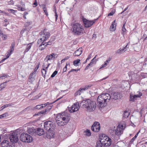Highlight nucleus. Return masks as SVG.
I'll use <instances>...</instances> for the list:
<instances>
[{
  "label": "nucleus",
  "mask_w": 147,
  "mask_h": 147,
  "mask_svg": "<svg viewBox=\"0 0 147 147\" xmlns=\"http://www.w3.org/2000/svg\"><path fill=\"white\" fill-rule=\"evenodd\" d=\"M7 82H4L0 85V91L5 87Z\"/></svg>",
  "instance_id": "28"
},
{
  "label": "nucleus",
  "mask_w": 147,
  "mask_h": 147,
  "mask_svg": "<svg viewBox=\"0 0 147 147\" xmlns=\"http://www.w3.org/2000/svg\"><path fill=\"white\" fill-rule=\"evenodd\" d=\"M96 19L93 20H89L86 18H83L82 19L84 26L86 28L91 27L95 22Z\"/></svg>",
  "instance_id": "9"
},
{
  "label": "nucleus",
  "mask_w": 147,
  "mask_h": 147,
  "mask_svg": "<svg viewBox=\"0 0 147 147\" xmlns=\"http://www.w3.org/2000/svg\"><path fill=\"white\" fill-rule=\"evenodd\" d=\"M100 126H95L94 125H92L91 127V129L94 132H98L100 130Z\"/></svg>",
  "instance_id": "17"
},
{
  "label": "nucleus",
  "mask_w": 147,
  "mask_h": 147,
  "mask_svg": "<svg viewBox=\"0 0 147 147\" xmlns=\"http://www.w3.org/2000/svg\"><path fill=\"white\" fill-rule=\"evenodd\" d=\"M129 115V113H128L126 111H124V112L123 114V117H124L125 118H127L128 117Z\"/></svg>",
  "instance_id": "30"
},
{
  "label": "nucleus",
  "mask_w": 147,
  "mask_h": 147,
  "mask_svg": "<svg viewBox=\"0 0 147 147\" xmlns=\"http://www.w3.org/2000/svg\"><path fill=\"white\" fill-rule=\"evenodd\" d=\"M81 93H82V92L80 89L75 92L74 94L75 96H76L78 95H80Z\"/></svg>",
  "instance_id": "32"
},
{
  "label": "nucleus",
  "mask_w": 147,
  "mask_h": 147,
  "mask_svg": "<svg viewBox=\"0 0 147 147\" xmlns=\"http://www.w3.org/2000/svg\"><path fill=\"white\" fill-rule=\"evenodd\" d=\"M123 97L122 94L120 92H114L110 95L109 93H104L99 95L97 98V105L99 109L106 106V102H109L110 100L113 101L120 99Z\"/></svg>",
  "instance_id": "1"
},
{
  "label": "nucleus",
  "mask_w": 147,
  "mask_h": 147,
  "mask_svg": "<svg viewBox=\"0 0 147 147\" xmlns=\"http://www.w3.org/2000/svg\"><path fill=\"white\" fill-rule=\"evenodd\" d=\"M94 126H100V124L99 122L96 121L94 123L93 125Z\"/></svg>",
  "instance_id": "41"
},
{
  "label": "nucleus",
  "mask_w": 147,
  "mask_h": 147,
  "mask_svg": "<svg viewBox=\"0 0 147 147\" xmlns=\"http://www.w3.org/2000/svg\"><path fill=\"white\" fill-rule=\"evenodd\" d=\"M132 96H132L131 95H130V101H134V99H135V98H133Z\"/></svg>",
  "instance_id": "54"
},
{
  "label": "nucleus",
  "mask_w": 147,
  "mask_h": 147,
  "mask_svg": "<svg viewBox=\"0 0 147 147\" xmlns=\"http://www.w3.org/2000/svg\"><path fill=\"white\" fill-rule=\"evenodd\" d=\"M51 54L53 56V60L55 58H56L58 56L57 55L54 53H52Z\"/></svg>",
  "instance_id": "39"
},
{
  "label": "nucleus",
  "mask_w": 147,
  "mask_h": 147,
  "mask_svg": "<svg viewBox=\"0 0 147 147\" xmlns=\"http://www.w3.org/2000/svg\"><path fill=\"white\" fill-rule=\"evenodd\" d=\"M94 63V62L91 61L89 63V64H90V65H91V67H92L93 66V65Z\"/></svg>",
  "instance_id": "61"
},
{
  "label": "nucleus",
  "mask_w": 147,
  "mask_h": 147,
  "mask_svg": "<svg viewBox=\"0 0 147 147\" xmlns=\"http://www.w3.org/2000/svg\"><path fill=\"white\" fill-rule=\"evenodd\" d=\"M33 5H35L34 7H35L37 5V3L36 0H35L34 2L33 3Z\"/></svg>",
  "instance_id": "56"
},
{
  "label": "nucleus",
  "mask_w": 147,
  "mask_h": 147,
  "mask_svg": "<svg viewBox=\"0 0 147 147\" xmlns=\"http://www.w3.org/2000/svg\"><path fill=\"white\" fill-rule=\"evenodd\" d=\"M84 133H85L84 135L85 136H90L91 134L89 129H87L84 131Z\"/></svg>",
  "instance_id": "26"
},
{
  "label": "nucleus",
  "mask_w": 147,
  "mask_h": 147,
  "mask_svg": "<svg viewBox=\"0 0 147 147\" xmlns=\"http://www.w3.org/2000/svg\"><path fill=\"white\" fill-rule=\"evenodd\" d=\"M32 22L31 21H28L27 22H26L25 23V26L27 27L29 25H31L32 24Z\"/></svg>",
  "instance_id": "37"
},
{
  "label": "nucleus",
  "mask_w": 147,
  "mask_h": 147,
  "mask_svg": "<svg viewBox=\"0 0 147 147\" xmlns=\"http://www.w3.org/2000/svg\"><path fill=\"white\" fill-rule=\"evenodd\" d=\"M72 32L74 35L76 36H79L85 33L83 26L81 24L74 23L72 27Z\"/></svg>",
  "instance_id": "4"
},
{
  "label": "nucleus",
  "mask_w": 147,
  "mask_h": 147,
  "mask_svg": "<svg viewBox=\"0 0 147 147\" xmlns=\"http://www.w3.org/2000/svg\"><path fill=\"white\" fill-rule=\"evenodd\" d=\"M14 105V104L13 103H9L7 104V105H8V107H11L13 106Z\"/></svg>",
  "instance_id": "49"
},
{
  "label": "nucleus",
  "mask_w": 147,
  "mask_h": 147,
  "mask_svg": "<svg viewBox=\"0 0 147 147\" xmlns=\"http://www.w3.org/2000/svg\"><path fill=\"white\" fill-rule=\"evenodd\" d=\"M14 43H12L11 44V46L10 47V49L8 51L7 55L6 57V58H4L3 59L1 60L0 62V63H2L3 62V61L7 58H8L11 54V53L13 52L14 50Z\"/></svg>",
  "instance_id": "10"
},
{
  "label": "nucleus",
  "mask_w": 147,
  "mask_h": 147,
  "mask_svg": "<svg viewBox=\"0 0 147 147\" xmlns=\"http://www.w3.org/2000/svg\"><path fill=\"white\" fill-rule=\"evenodd\" d=\"M7 107L8 105H7V104L1 107V108H2V109L0 110V111H2L3 109Z\"/></svg>",
  "instance_id": "44"
},
{
  "label": "nucleus",
  "mask_w": 147,
  "mask_h": 147,
  "mask_svg": "<svg viewBox=\"0 0 147 147\" xmlns=\"http://www.w3.org/2000/svg\"><path fill=\"white\" fill-rule=\"evenodd\" d=\"M1 37L3 40H5L7 38V36L6 35L3 34V35H1Z\"/></svg>",
  "instance_id": "47"
},
{
  "label": "nucleus",
  "mask_w": 147,
  "mask_h": 147,
  "mask_svg": "<svg viewBox=\"0 0 147 147\" xmlns=\"http://www.w3.org/2000/svg\"><path fill=\"white\" fill-rule=\"evenodd\" d=\"M58 71H57L55 70V71L52 74L51 76V78H53L54 77L57 73Z\"/></svg>",
  "instance_id": "40"
},
{
  "label": "nucleus",
  "mask_w": 147,
  "mask_h": 147,
  "mask_svg": "<svg viewBox=\"0 0 147 147\" xmlns=\"http://www.w3.org/2000/svg\"><path fill=\"white\" fill-rule=\"evenodd\" d=\"M47 60V61L48 60H53V56L51 54L49 55H47L45 59V60Z\"/></svg>",
  "instance_id": "23"
},
{
  "label": "nucleus",
  "mask_w": 147,
  "mask_h": 147,
  "mask_svg": "<svg viewBox=\"0 0 147 147\" xmlns=\"http://www.w3.org/2000/svg\"><path fill=\"white\" fill-rule=\"evenodd\" d=\"M90 66H91V65H90V64L89 63L86 66V68L85 69V70H86L88 69L89 68V67Z\"/></svg>",
  "instance_id": "51"
},
{
  "label": "nucleus",
  "mask_w": 147,
  "mask_h": 147,
  "mask_svg": "<svg viewBox=\"0 0 147 147\" xmlns=\"http://www.w3.org/2000/svg\"><path fill=\"white\" fill-rule=\"evenodd\" d=\"M40 63H38V64L36 66V67H35V69H34V72H36L37 71V70L38 69V68H39V65H40Z\"/></svg>",
  "instance_id": "43"
},
{
  "label": "nucleus",
  "mask_w": 147,
  "mask_h": 147,
  "mask_svg": "<svg viewBox=\"0 0 147 147\" xmlns=\"http://www.w3.org/2000/svg\"><path fill=\"white\" fill-rule=\"evenodd\" d=\"M82 49L79 48L78 49L76 50L75 52L74 53V56H79L81 55L82 53Z\"/></svg>",
  "instance_id": "18"
},
{
  "label": "nucleus",
  "mask_w": 147,
  "mask_h": 147,
  "mask_svg": "<svg viewBox=\"0 0 147 147\" xmlns=\"http://www.w3.org/2000/svg\"><path fill=\"white\" fill-rule=\"evenodd\" d=\"M117 127H120V128H121V129H122V130H123V127H124V126L123 125H120V124H119V125H118Z\"/></svg>",
  "instance_id": "52"
},
{
  "label": "nucleus",
  "mask_w": 147,
  "mask_h": 147,
  "mask_svg": "<svg viewBox=\"0 0 147 147\" xmlns=\"http://www.w3.org/2000/svg\"><path fill=\"white\" fill-rule=\"evenodd\" d=\"M116 53V54H118L122 53L121 52V48H120L117 51Z\"/></svg>",
  "instance_id": "48"
},
{
  "label": "nucleus",
  "mask_w": 147,
  "mask_h": 147,
  "mask_svg": "<svg viewBox=\"0 0 147 147\" xmlns=\"http://www.w3.org/2000/svg\"><path fill=\"white\" fill-rule=\"evenodd\" d=\"M140 95H134L133 96V98H135L136 99V98L137 97H140L142 95V93H140Z\"/></svg>",
  "instance_id": "36"
},
{
  "label": "nucleus",
  "mask_w": 147,
  "mask_h": 147,
  "mask_svg": "<svg viewBox=\"0 0 147 147\" xmlns=\"http://www.w3.org/2000/svg\"><path fill=\"white\" fill-rule=\"evenodd\" d=\"M40 38L39 40H38V43H40L41 42H44L50 36V33L46 31L45 29L43 31H42L39 33Z\"/></svg>",
  "instance_id": "7"
},
{
  "label": "nucleus",
  "mask_w": 147,
  "mask_h": 147,
  "mask_svg": "<svg viewBox=\"0 0 147 147\" xmlns=\"http://www.w3.org/2000/svg\"><path fill=\"white\" fill-rule=\"evenodd\" d=\"M35 80L34 77H29L28 81L30 83H32Z\"/></svg>",
  "instance_id": "34"
},
{
  "label": "nucleus",
  "mask_w": 147,
  "mask_h": 147,
  "mask_svg": "<svg viewBox=\"0 0 147 147\" xmlns=\"http://www.w3.org/2000/svg\"><path fill=\"white\" fill-rule=\"evenodd\" d=\"M42 67H44L42 69V76L45 78V74L47 72V71L46 69H45V66L44 65H42Z\"/></svg>",
  "instance_id": "25"
},
{
  "label": "nucleus",
  "mask_w": 147,
  "mask_h": 147,
  "mask_svg": "<svg viewBox=\"0 0 147 147\" xmlns=\"http://www.w3.org/2000/svg\"><path fill=\"white\" fill-rule=\"evenodd\" d=\"M106 141H107V142L106 143L104 142V146H109L111 145V139L108 137L105 139Z\"/></svg>",
  "instance_id": "15"
},
{
  "label": "nucleus",
  "mask_w": 147,
  "mask_h": 147,
  "mask_svg": "<svg viewBox=\"0 0 147 147\" xmlns=\"http://www.w3.org/2000/svg\"><path fill=\"white\" fill-rule=\"evenodd\" d=\"M123 133V130L119 127H117L115 131V134L117 136L121 135Z\"/></svg>",
  "instance_id": "16"
},
{
  "label": "nucleus",
  "mask_w": 147,
  "mask_h": 147,
  "mask_svg": "<svg viewBox=\"0 0 147 147\" xmlns=\"http://www.w3.org/2000/svg\"><path fill=\"white\" fill-rule=\"evenodd\" d=\"M14 2L13 0H11L10 1H8V3L9 5H13L14 4Z\"/></svg>",
  "instance_id": "46"
},
{
  "label": "nucleus",
  "mask_w": 147,
  "mask_h": 147,
  "mask_svg": "<svg viewBox=\"0 0 147 147\" xmlns=\"http://www.w3.org/2000/svg\"><path fill=\"white\" fill-rule=\"evenodd\" d=\"M80 105L83 108L87 109V111L90 112L94 111L96 107L95 102L90 99L83 100L80 103Z\"/></svg>",
  "instance_id": "2"
},
{
  "label": "nucleus",
  "mask_w": 147,
  "mask_h": 147,
  "mask_svg": "<svg viewBox=\"0 0 147 147\" xmlns=\"http://www.w3.org/2000/svg\"><path fill=\"white\" fill-rule=\"evenodd\" d=\"M91 56H92L91 54H90L88 56V57L87 58V60H88L89 59H90L91 58Z\"/></svg>",
  "instance_id": "58"
},
{
  "label": "nucleus",
  "mask_w": 147,
  "mask_h": 147,
  "mask_svg": "<svg viewBox=\"0 0 147 147\" xmlns=\"http://www.w3.org/2000/svg\"><path fill=\"white\" fill-rule=\"evenodd\" d=\"M125 24H126V22H125L123 24V26L122 27V30L123 32H125L126 30V29L125 28Z\"/></svg>",
  "instance_id": "42"
},
{
  "label": "nucleus",
  "mask_w": 147,
  "mask_h": 147,
  "mask_svg": "<svg viewBox=\"0 0 147 147\" xmlns=\"http://www.w3.org/2000/svg\"><path fill=\"white\" fill-rule=\"evenodd\" d=\"M11 145V143L8 139L4 140L1 144V147H9Z\"/></svg>",
  "instance_id": "11"
},
{
  "label": "nucleus",
  "mask_w": 147,
  "mask_h": 147,
  "mask_svg": "<svg viewBox=\"0 0 147 147\" xmlns=\"http://www.w3.org/2000/svg\"><path fill=\"white\" fill-rule=\"evenodd\" d=\"M50 104H51V103H50L49 102H47L46 103H45V104H43V105L44 106V107H45L47 105H50Z\"/></svg>",
  "instance_id": "55"
},
{
  "label": "nucleus",
  "mask_w": 147,
  "mask_h": 147,
  "mask_svg": "<svg viewBox=\"0 0 147 147\" xmlns=\"http://www.w3.org/2000/svg\"><path fill=\"white\" fill-rule=\"evenodd\" d=\"M34 72L30 74L29 77H34Z\"/></svg>",
  "instance_id": "53"
},
{
  "label": "nucleus",
  "mask_w": 147,
  "mask_h": 147,
  "mask_svg": "<svg viewBox=\"0 0 147 147\" xmlns=\"http://www.w3.org/2000/svg\"><path fill=\"white\" fill-rule=\"evenodd\" d=\"M115 13V12L114 11H111V12L109 13L108 15V16H112L113 15V14H114Z\"/></svg>",
  "instance_id": "45"
},
{
  "label": "nucleus",
  "mask_w": 147,
  "mask_h": 147,
  "mask_svg": "<svg viewBox=\"0 0 147 147\" xmlns=\"http://www.w3.org/2000/svg\"><path fill=\"white\" fill-rule=\"evenodd\" d=\"M69 57L67 56V57H65V58H64V59L65 61L66 60L68 59L69 58Z\"/></svg>",
  "instance_id": "64"
},
{
  "label": "nucleus",
  "mask_w": 147,
  "mask_h": 147,
  "mask_svg": "<svg viewBox=\"0 0 147 147\" xmlns=\"http://www.w3.org/2000/svg\"><path fill=\"white\" fill-rule=\"evenodd\" d=\"M136 138V136H134L133 138H132V139L130 141V142L131 143L133 142L135 140Z\"/></svg>",
  "instance_id": "50"
},
{
  "label": "nucleus",
  "mask_w": 147,
  "mask_h": 147,
  "mask_svg": "<svg viewBox=\"0 0 147 147\" xmlns=\"http://www.w3.org/2000/svg\"><path fill=\"white\" fill-rule=\"evenodd\" d=\"M19 134L18 132H13L12 133L11 135L10 136L9 140L11 143H12L13 145V144L17 142L19 139Z\"/></svg>",
  "instance_id": "8"
},
{
  "label": "nucleus",
  "mask_w": 147,
  "mask_h": 147,
  "mask_svg": "<svg viewBox=\"0 0 147 147\" xmlns=\"http://www.w3.org/2000/svg\"><path fill=\"white\" fill-rule=\"evenodd\" d=\"M44 43L43 42H41V43L39 46V50L42 51L45 49L46 47L45 46Z\"/></svg>",
  "instance_id": "22"
},
{
  "label": "nucleus",
  "mask_w": 147,
  "mask_h": 147,
  "mask_svg": "<svg viewBox=\"0 0 147 147\" xmlns=\"http://www.w3.org/2000/svg\"><path fill=\"white\" fill-rule=\"evenodd\" d=\"M28 131L29 134H34L36 133V129L32 128H30L28 129Z\"/></svg>",
  "instance_id": "20"
},
{
  "label": "nucleus",
  "mask_w": 147,
  "mask_h": 147,
  "mask_svg": "<svg viewBox=\"0 0 147 147\" xmlns=\"http://www.w3.org/2000/svg\"><path fill=\"white\" fill-rule=\"evenodd\" d=\"M45 47H47L48 45H50L52 44V42L51 41H49L47 42L44 43Z\"/></svg>",
  "instance_id": "38"
},
{
  "label": "nucleus",
  "mask_w": 147,
  "mask_h": 147,
  "mask_svg": "<svg viewBox=\"0 0 147 147\" xmlns=\"http://www.w3.org/2000/svg\"><path fill=\"white\" fill-rule=\"evenodd\" d=\"M32 46V43H30L27 45L26 49L25 50L24 53H26L28 52L29 50L30 49L31 47Z\"/></svg>",
  "instance_id": "21"
},
{
  "label": "nucleus",
  "mask_w": 147,
  "mask_h": 147,
  "mask_svg": "<svg viewBox=\"0 0 147 147\" xmlns=\"http://www.w3.org/2000/svg\"><path fill=\"white\" fill-rule=\"evenodd\" d=\"M44 126L45 129L47 130V134L51 137H53L54 134L52 132L54 129V125L52 122L50 121H46L44 123Z\"/></svg>",
  "instance_id": "5"
},
{
  "label": "nucleus",
  "mask_w": 147,
  "mask_h": 147,
  "mask_svg": "<svg viewBox=\"0 0 147 147\" xmlns=\"http://www.w3.org/2000/svg\"><path fill=\"white\" fill-rule=\"evenodd\" d=\"M124 48L122 49H121V53H123V52H124L125 51H126V50Z\"/></svg>",
  "instance_id": "57"
},
{
  "label": "nucleus",
  "mask_w": 147,
  "mask_h": 147,
  "mask_svg": "<svg viewBox=\"0 0 147 147\" xmlns=\"http://www.w3.org/2000/svg\"><path fill=\"white\" fill-rule=\"evenodd\" d=\"M70 120L69 116L65 115L63 113L58 114L56 118V122L58 125L60 126L65 125Z\"/></svg>",
  "instance_id": "3"
},
{
  "label": "nucleus",
  "mask_w": 147,
  "mask_h": 147,
  "mask_svg": "<svg viewBox=\"0 0 147 147\" xmlns=\"http://www.w3.org/2000/svg\"><path fill=\"white\" fill-rule=\"evenodd\" d=\"M80 61V60L79 59H77L74 61H73V65L76 66L77 65H77L79 63Z\"/></svg>",
  "instance_id": "29"
},
{
  "label": "nucleus",
  "mask_w": 147,
  "mask_h": 147,
  "mask_svg": "<svg viewBox=\"0 0 147 147\" xmlns=\"http://www.w3.org/2000/svg\"><path fill=\"white\" fill-rule=\"evenodd\" d=\"M43 9L45 13L47 11V8L46 7H44Z\"/></svg>",
  "instance_id": "59"
},
{
  "label": "nucleus",
  "mask_w": 147,
  "mask_h": 147,
  "mask_svg": "<svg viewBox=\"0 0 147 147\" xmlns=\"http://www.w3.org/2000/svg\"><path fill=\"white\" fill-rule=\"evenodd\" d=\"M79 70V69H71V71L72 72V71H78Z\"/></svg>",
  "instance_id": "63"
},
{
  "label": "nucleus",
  "mask_w": 147,
  "mask_h": 147,
  "mask_svg": "<svg viewBox=\"0 0 147 147\" xmlns=\"http://www.w3.org/2000/svg\"><path fill=\"white\" fill-rule=\"evenodd\" d=\"M20 139L21 141L27 143L31 142L33 140V138L31 136L24 133L21 134Z\"/></svg>",
  "instance_id": "6"
},
{
  "label": "nucleus",
  "mask_w": 147,
  "mask_h": 147,
  "mask_svg": "<svg viewBox=\"0 0 147 147\" xmlns=\"http://www.w3.org/2000/svg\"><path fill=\"white\" fill-rule=\"evenodd\" d=\"M109 62L108 61V60H106V61L105 62L104 64L102 65V67H100V69L101 68L105 67L107 65V63H109Z\"/></svg>",
  "instance_id": "33"
},
{
  "label": "nucleus",
  "mask_w": 147,
  "mask_h": 147,
  "mask_svg": "<svg viewBox=\"0 0 147 147\" xmlns=\"http://www.w3.org/2000/svg\"><path fill=\"white\" fill-rule=\"evenodd\" d=\"M36 134H37L38 135L41 136L44 133V131L43 129L37 128L36 129Z\"/></svg>",
  "instance_id": "14"
},
{
  "label": "nucleus",
  "mask_w": 147,
  "mask_h": 147,
  "mask_svg": "<svg viewBox=\"0 0 147 147\" xmlns=\"http://www.w3.org/2000/svg\"><path fill=\"white\" fill-rule=\"evenodd\" d=\"M96 35L95 34H93L92 35V38H96Z\"/></svg>",
  "instance_id": "60"
},
{
  "label": "nucleus",
  "mask_w": 147,
  "mask_h": 147,
  "mask_svg": "<svg viewBox=\"0 0 147 147\" xmlns=\"http://www.w3.org/2000/svg\"><path fill=\"white\" fill-rule=\"evenodd\" d=\"M44 106L43 104H41L40 105H38L35 107V108L37 109H40L43 108Z\"/></svg>",
  "instance_id": "31"
},
{
  "label": "nucleus",
  "mask_w": 147,
  "mask_h": 147,
  "mask_svg": "<svg viewBox=\"0 0 147 147\" xmlns=\"http://www.w3.org/2000/svg\"><path fill=\"white\" fill-rule=\"evenodd\" d=\"M7 11L9 12L10 13H12V14H14L15 13L16 11H15L13 9H7Z\"/></svg>",
  "instance_id": "35"
},
{
  "label": "nucleus",
  "mask_w": 147,
  "mask_h": 147,
  "mask_svg": "<svg viewBox=\"0 0 147 147\" xmlns=\"http://www.w3.org/2000/svg\"><path fill=\"white\" fill-rule=\"evenodd\" d=\"M52 103H51L50 104V105L48 106L47 107V109H45V110H42L41 111L39 112L38 113L37 115H39V114H44L45 113L47 112H48L51 109L52 107L53 106L52 105Z\"/></svg>",
  "instance_id": "12"
},
{
  "label": "nucleus",
  "mask_w": 147,
  "mask_h": 147,
  "mask_svg": "<svg viewBox=\"0 0 147 147\" xmlns=\"http://www.w3.org/2000/svg\"><path fill=\"white\" fill-rule=\"evenodd\" d=\"M6 114V113H4V114L1 115V116L2 118H3L5 116Z\"/></svg>",
  "instance_id": "62"
},
{
  "label": "nucleus",
  "mask_w": 147,
  "mask_h": 147,
  "mask_svg": "<svg viewBox=\"0 0 147 147\" xmlns=\"http://www.w3.org/2000/svg\"><path fill=\"white\" fill-rule=\"evenodd\" d=\"M104 139H102L98 141L96 143V147H105L104 142H105Z\"/></svg>",
  "instance_id": "13"
},
{
  "label": "nucleus",
  "mask_w": 147,
  "mask_h": 147,
  "mask_svg": "<svg viewBox=\"0 0 147 147\" xmlns=\"http://www.w3.org/2000/svg\"><path fill=\"white\" fill-rule=\"evenodd\" d=\"M79 107V106H77L76 107V105L74 106V107L73 106L71 107V110H72V112H74L76 111H78Z\"/></svg>",
  "instance_id": "27"
},
{
  "label": "nucleus",
  "mask_w": 147,
  "mask_h": 147,
  "mask_svg": "<svg viewBox=\"0 0 147 147\" xmlns=\"http://www.w3.org/2000/svg\"><path fill=\"white\" fill-rule=\"evenodd\" d=\"M91 86L88 85L86 86L84 88H81L80 89L81 91L82 92L84 91H85L88 90Z\"/></svg>",
  "instance_id": "24"
},
{
  "label": "nucleus",
  "mask_w": 147,
  "mask_h": 147,
  "mask_svg": "<svg viewBox=\"0 0 147 147\" xmlns=\"http://www.w3.org/2000/svg\"><path fill=\"white\" fill-rule=\"evenodd\" d=\"M116 24L115 23V20L112 22V24L110 26V29L111 31H113L115 30L116 29Z\"/></svg>",
  "instance_id": "19"
}]
</instances>
